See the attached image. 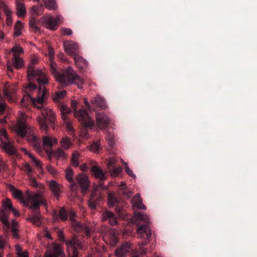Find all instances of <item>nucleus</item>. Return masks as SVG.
<instances>
[{"mask_svg": "<svg viewBox=\"0 0 257 257\" xmlns=\"http://www.w3.org/2000/svg\"><path fill=\"white\" fill-rule=\"evenodd\" d=\"M25 91L27 95L24 96L21 99V105L27 107L32 103L34 106L40 109L41 115L37 117V121L41 130L46 131L49 124H51L54 122L55 116L51 109L42 106L48 95L45 87L39 86L38 88L36 84L30 83L25 87Z\"/></svg>", "mask_w": 257, "mask_h": 257, "instance_id": "1", "label": "nucleus"}, {"mask_svg": "<svg viewBox=\"0 0 257 257\" xmlns=\"http://www.w3.org/2000/svg\"><path fill=\"white\" fill-rule=\"evenodd\" d=\"M8 188L11 192L13 197L18 199L25 206H29L30 203H33L30 206V209L37 210L40 204L46 205V201L43 198L42 193H30L27 192L25 199L22 192L15 188L11 184L9 185Z\"/></svg>", "mask_w": 257, "mask_h": 257, "instance_id": "2", "label": "nucleus"}, {"mask_svg": "<svg viewBox=\"0 0 257 257\" xmlns=\"http://www.w3.org/2000/svg\"><path fill=\"white\" fill-rule=\"evenodd\" d=\"M149 217L147 215L141 212L136 213L133 218V221L136 223L137 221H143L146 223L144 225H139L137 228V232L141 237H146L147 240L149 239L152 235V231L150 227L149 226Z\"/></svg>", "mask_w": 257, "mask_h": 257, "instance_id": "3", "label": "nucleus"}, {"mask_svg": "<svg viewBox=\"0 0 257 257\" xmlns=\"http://www.w3.org/2000/svg\"><path fill=\"white\" fill-rule=\"evenodd\" d=\"M71 105L76 109L77 106V101L72 100ZM74 114L85 127H91L94 125L93 119L89 116L85 108H81L78 112L75 109Z\"/></svg>", "mask_w": 257, "mask_h": 257, "instance_id": "4", "label": "nucleus"}, {"mask_svg": "<svg viewBox=\"0 0 257 257\" xmlns=\"http://www.w3.org/2000/svg\"><path fill=\"white\" fill-rule=\"evenodd\" d=\"M27 77L29 81L36 80L40 85L47 84L49 83L48 79L43 71L38 68L29 67L27 69ZM40 86H41L40 85Z\"/></svg>", "mask_w": 257, "mask_h": 257, "instance_id": "5", "label": "nucleus"}, {"mask_svg": "<svg viewBox=\"0 0 257 257\" xmlns=\"http://www.w3.org/2000/svg\"><path fill=\"white\" fill-rule=\"evenodd\" d=\"M76 214L74 211L70 210L68 214L65 212V220L67 216L69 218L71 222L72 228L78 232H83L87 236L90 235L92 228L85 224H80L79 222L75 219Z\"/></svg>", "mask_w": 257, "mask_h": 257, "instance_id": "6", "label": "nucleus"}, {"mask_svg": "<svg viewBox=\"0 0 257 257\" xmlns=\"http://www.w3.org/2000/svg\"><path fill=\"white\" fill-rule=\"evenodd\" d=\"M48 56L49 57L50 65V71L53 75V76L55 78L56 80L60 83L63 86L64 84V72L62 71L61 73L57 70V65L53 61V58L54 56V50L50 47H49L48 49Z\"/></svg>", "mask_w": 257, "mask_h": 257, "instance_id": "7", "label": "nucleus"}, {"mask_svg": "<svg viewBox=\"0 0 257 257\" xmlns=\"http://www.w3.org/2000/svg\"><path fill=\"white\" fill-rule=\"evenodd\" d=\"M12 208L13 205L9 199L6 198L3 201V209L0 213V220L6 231L9 230L11 226L10 223L8 221L10 213L6 209L11 210Z\"/></svg>", "mask_w": 257, "mask_h": 257, "instance_id": "8", "label": "nucleus"}, {"mask_svg": "<svg viewBox=\"0 0 257 257\" xmlns=\"http://www.w3.org/2000/svg\"><path fill=\"white\" fill-rule=\"evenodd\" d=\"M15 130L17 134L23 138L26 134H29L34 130V127L29 126L25 121V114L21 112L19 119L16 125Z\"/></svg>", "mask_w": 257, "mask_h": 257, "instance_id": "9", "label": "nucleus"}, {"mask_svg": "<svg viewBox=\"0 0 257 257\" xmlns=\"http://www.w3.org/2000/svg\"><path fill=\"white\" fill-rule=\"evenodd\" d=\"M65 86L69 84L77 85L81 88L83 83V80L76 74L71 67H69L65 70Z\"/></svg>", "mask_w": 257, "mask_h": 257, "instance_id": "10", "label": "nucleus"}, {"mask_svg": "<svg viewBox=\"0 0 257 257\" xmlns=\"http://www.w3.org/2000/svg\"><path fill=\"white\" fill-rule=\"evenodd\" d=\"M0 147L7 154L10 156L17 154V151L13 145L8 138V135L5 131L1 132Z\"/></svg>", "mask_w": 257, "mask_h": 257, "instance_id": "11", "label": "nucleus"}, {"mask_svg": "<svg viewBox=\"0 0 257 257\" xmlns=\"http://www.w3.org/2000/svg\"><path fill=\"white\" fill-rule=\"evenodd\" d=\"M65 244L67 247L68 257H78V252L76 248L82 247V242L76 237H73L71 240L66 241Z\"/></svg>", "mask_w": 257, "mask_h": 257, "instance_id": "12", "label": "nucleus"}, {"mask_svg": "<svg viewBox=\"0 0 257 257\" xmlns=\"http://www.w3.org/2000/svg\"><path fill=\"white\" fill-rule=\"evenodd\" d=\"M43 149L47 153V156L49 160H51L52 158L53 145L57 143V139L53 137L45 136L42 138Z\"/></svg>", "mask_w": 257, "mask_h": 257, "instance_id": "13", "label": "nucleus"}, {"mask_svg": "<svg viewBox=\"0 0 257 257\" xmlns=\"http://www.w3.org/2000/svg\"><path fill=\"white\" fill-rule=\"evenodd\" d=\"M26 137L27 140L33 146L34 149L40 155H43V146L41 145V140L34 134V130L31 133L28 134L25 136Z\"/></svg>", "mask_w": 257, "mask_h": 257, "instance_id": "14", "label": "nucleus"}, {"mask_svg": "<svg viewBox=\"0 0 257 257\" xmlns=\"http://www.w3.org/2000/svg\"><path fill=\"white\" fill-rule=\"evenodd\" d=\"M40 21L47 29L55 30L57 28L59 19L49 16L41 18Z\"/></svg>", "mask_w": 257, "mask_h": 257, "instance_id": "15", "label": "nucleus"}, {"mask_svg": "<svg viewBox=\"0 0 257 257\" xmlns=\"http://www.w3.org/2000/svg\"><path fill=\"white\" fill-rule=\"evenodd\" d=\"M76 179L81 192L85 193L88 190L90 184L87 176L84 174L80 173L77 176Z\"/></svg>", "mask_w": 257, "mask_h": 257, "instance_id": "16", "label": "nucleus"}, {"mask_svg": "<svg viewBox=\"0 0 257 257\" xmlns=\"http://www.w3.org/2000/svg\"><path fill=\"white\" fill-rule=\"evenodd\" d=\"M132 244L130 242H124L117 247L115 251V255L117 257H124L130 252Z\"/></svg>", "mask_w": 257, "mask_h": 257, "instance_id": "17", "label": "nucleus"}, {"mask_svg": "<svg viewBox=\"0 0 257 257\" xmlns=\"http://www.w3.org/2000/svg\"><path fill=\"white\" fill-rule=\"evenodd\" d=\"M53 99L55 102L58 105V106L60 107L61 112V117L63 119H64V105L63 104V101L64 100V91L62 90L56 92Z\"/></svg>", "mask_w": 257, "mask_h": 257, "instance_id": "18", "label": "nucleus"}, {"mask_svg": "<svg viewBox=\"0 0 257 257\" xmlns=\"http://www.w3.org/2000/svg\"><path fill=\"white\" fill-rule=\"evenodd\" d=\"M96 123L101 129L106 127L110 123V119L103 113H98L96 114Z\"/></svg>", "mask_w": 257, "mask_h": 257, "instance_id": "19", "label": "nucleus"}, {"mask_svg": "<svg viewBox=\"0 0 257 257\" xmlns=\"http://www.w3.org/2000/svg\"><path fill=\"white\" fill-rule=\"evenodd\" d=\"M65 52L72 57L79 53V48L78 44L73 41L65 42Z\"/></svg>", "mask_w": 257, "mask_h": 257, "instance_id": "20", "label": "nucleus"}, {"mask_svg": "<svg viewBox=\"0 0 257 257\" xmlns=\"http://www.w3.org/2000/svg\"><path fill=\"white\" fill-rule=\"evenodd\" d=\"M102 220L107 221L112 226L117 224L116 216L109 210H105L102 214Z\"/></svg>", "mask_w": 257, "mask_h": 257, "instance_id": "21", "label": "nucleus"}, {"mask_svg": "<svg viewBox=\"0 0 257 257\" xmlns=\"http://www.w3.org/2000/svg\"><path fill=\"white\" fill-rule=\"evenodd\" d=\"M104 237L109 240L111 246H115L118 241L116 232L112 229H109L107 232L104 233Z\"/></svg>", "mask_w": 257, "mask_h": 257, "instance_id": "22", "label": "nucleus"}, {"mask_svg": "<svg viewBox=\"0 0 257 257\" xmlns=\"http://www.w3.org/2000/svg\"><path fill=\"white\" fill-rule=\"evenodd\" d=\"M132 204L133 207H136L139 209L146 210V207L143 203V200L141 198L139 193L137 194L132 200Z\"/></svg>", "mask_w": 257, "mask_h": 257, "instance_id": "23", "label": "nucleus"}, {"mask_svg": "<svg viewBox=\"0 0 257 257\" xmlns=\"http://www.w3.org/2000/svg\"><path fill=\"white\" fill-rule=\"evenodd\" d=\"M62 252V247L60 245L55 244L53 249L45 253V257H58Z\"/></svg>", "mask_w": 257, "mask_h": 257, "instance_id": "24", "label": "nucleus"}, {"mask_svg": "<svg viewBox=\"0 0 257 257\" xmlns=\"http://www.w3.org/2000/svg\"><path fill=\"white\" fill-rule=\"evenodd\" d=\"M90 102L95 106L99 107L100 109H104L106 108L104 100L100 96H96L92 98Z\"/></svg>", "mask_w": 257, "mask_h": 257, "instance_id": "25", "label": "nucleus"}, {"mask_svg": "<svg viewBox=\"0 0 257 257\" xmlns=\"http://www.w3.org/2000/svg\"><path fill=\"white\" fill-rule=\"evenodd\" d=\"M97 188H95L94 190L92 192L89 201V206L92 209H94L96 207L98 201L100 199V196H96L97 194Z\"/></svg>", "mask_w": 257, "mask_h": 257, "instance_id": "26", "label": "nucleus"}, {"mask_svg": "<svg viewBox=\"0 0 257 257\" xmlns=\"http://www.w3.org/2000/svg\"><path fill=\"white\" fill-rule=\"evenodd\" d=\"M49 188L53 195L58 199L60 192V186L56 181L53 180L49 183Z\"/></svg>", "mask_w": 257, "mask_h": 257, "instance_id": "27", "label": "nucleus"}, {"mask_svg": "<svg viewBox=\"0 0 257 257\" xmlns=\"http://www.w3.org/2000/svg\"><path fill=\"white\" fill-rule=\"evenodd\" d=\"M73 58L75 61L76 65L80 68H85L88 65L87 61L82 57L79 55V53L74 55Z\"/></svg>", "mask_w": 257, "mask_h": 257, "instance_id": "28", "label": "nucleus"}, {"mask_svg": "<svg viewBox=\"0 0 257 257\" xmlns=\"http://www.w3.org/2000/svg\"><path fill=\"white\" fill-rule=\"evenodd\" d=\"M0 9L3 10L5 15L7 16V23L8 25H11L12 23L11 21V14L12 11L6 5L5 2L2 0H0Z\"/></svg>", "mask_w": 257, "mask_h": 257, "instance_id": "29", "label": "nucleus"}, {"mask_svg": "<svg viewBox=\"0 0 257 257\" xmlns=\"http://www.w3.org/2000/svg\"><path fill=\"white\" fill-rule=\"evenodd\" d=\"M23 1H16V13L18 17H24L26 14L25 5L22 3Z\"/></svg>", "mask_w": 257, "mask_h": 257, "instance_id": "30", "label": "nucleus"}, {"mask_svg": "<svg viewBox=\"0 0 257 257\" xmlns=\"http://www.w3.org/2000/svg\"><path fill=\"white\" fill-rule=\"evenodd\" d=\"M91 171L93 173L95 178L102 181L106 179L105 174L98 167L96 166H93L91 168Z\"/></svg>", "mask_w": 257, "mask_h": 257, "instance_id": "31", "label": "nucleus"}, {"mask_svg": "<svg viewBox=\"0 0 257 257\" xmlns=\"http://www.w3.org/2000/svg\"><path fill=\"white\" fill-rule=\"evenodd\" d=\"M12 62L14 67L16 69H20L24 65L23 60L16 54H13Z\"/></svg>", "mask_w": 257, "mask_h": 257, "instance_id": "32", "label": "nucleus"}, {"mask_svg": "<svg viewBox=\"0 0 257 257\" xmlns=\"http://www.w3.org/2000/svg\"><path fill=\"white\" fill-rule=\"evenodd\" d=\"M22 150L31 159L32 162L37 167L42 169V163L40 160L36 159L32 154L28 152L25 148H22Z\"/></svg>", "mask_w": 257, "mask_h": 257, "instance_id": "33", "label": "nucleus"}, {"mask_svg": "<svg viewBox=\"0 0 257 257\" xmlns=\"http://www.w3.org/2000/svg\"><path fill=\"white\" fill-rule=\"evenodd\" d=\"M41 217V215L40 213L39 212H37L32 217L28 218L27 220L30 221L33 224L35 225L36 226H40L41 224L40 221Z\"/></svg>", "mask_w": 257, "mask_h": 257, "instance_id": "34", "label": "nucleus"}, {"mask_svg": "<svg viewBox=\"0 0 257 257\" xmlns=\"http://www.w3.org/2000/svg\"><path fill=\"white\" fill-rule=\"evenodd\" d=\"M147 244V241H142L138 243L139 246V254H134L132 257H140L141 255L146 254L147 253V250L144 247V246Z\"/></svg>", "mask_w": 257, "mask_h": 257, "instance_id": "35", "label": "nucleus"}, {"mask_svg": "<svg viewBox=\"0 0 257 257\" xmlns=\"http://www.w3.org/2000/svg\"><path fill=\"white\" fill-rule=\"evenodd\" d=\"M46 8L49 10H55L57 7L55 0H44Z\"/></svg>", "mask_w": 257, "mask_h": 257, "instance_id": "36", "label": "nucleus"}, {"mask_svg": "<svg viewBox=\"0 0 257 257\" xmlns=\"http://www.w3.org/2000/svg\"><path fill=\"white\" fill-rule=\"evenodd\" d=\"M108 205L110 207L114 206L118 203V200L114 196V194L112 192H110L108 195Z\"/></svg>", "mask_w": 257, "mask_h": 257, "instance_id": "37", "label": "nucleus"}, {"mask_svg": "<svg viewBox=\"0 0 257 257\" xmlns=\"http://www.w3.org/2000/svg\"><path fill=\"white\" fill-rule=\"evenodd\" d=\"M23 24L20 21H18L15 26L14 35L16 37L19 36L22 33Z\"/></svg>", "mask_w": 257, "mask_h": 257, "instance_id": "38", "label": "nucleus"}, {"mask_svg": "<svg viewBox=\"0 0 257 257\" xmlns=\"http://www.w3.org/2000/svg\"><path fill=\"white\" fill-rule=\"evenodd\" d=\"M79 153L75 151L73 153L71 159V163L74 167H77L79 164Z\"/></svg>", "mask_w": 257, "mask_h": 257, "instance_id": "39", "label": "nucleus"}, {"mask_svg": "<svg viewBox=\"0 0 257 257\" xmlns=\"http://www.w3.org/2000/svg\"><path fill=\"white\" fill-rule=\"evenodd\" d=\"M5 97L10 102L14 101V95L12 92L10 91L7 88H5L3 91Z\"/></svg>", "mask_w": 257, "mask_h": 257, "instance_id": "40", "label": "nucleus"}, {"mask_svg": "<svg viewBox=\"0 0 257 257\" xmlns=\"http://www.w3.org/2000/svg\"><path fill=\"white\" fill-rule=\"evenodd\" d=\"M64 155V152L61 148H58L55 152L53 151L52 157H54L56 159H59L60 158H63Z\"/></svg>", "mask_w": 257, "mask_h": 257, "instance_id": "41", "label": "nucleus"}, {"mask_svg": "<svg viewBox=\"0 0 257 257\" xmlns=\"http://www.w3.org/2000/svg\"><path fill=\"white\" fill-rule=\"evenodd\" d=\"M66 175L65 178L67 180L71 182L73 181V170L70 168H67L66 170H65Z\"/></svg>", "mask_w": 257, "mask_h": 257, "instance_id": "42", "label": "nucleus"}, {"mask_svg": "<svg viewBox=\"0 0 257 257\" xmlns=\"http://www.w3.org/2000/svg\"><path fill=\"white\" fill-rule=\"evenodd\" d=\"M23 170L26 172L27 175L30 177H32L33 175V170L31 166L28 164H25L23 166Z\"/></svg>", "mask_w": 257, "mask_h": 257, "instance_id": "43", "label": "nucleus"}, {"mask_svg": "<svg viewBox=\"0 0 257 257\" xmlns=\"http://www.w3.org/2000/svg\"><path fill=\"white\" fill-rule=\"evenodd\" d=\"M30 27L33 29L35 32L39 31V28L36 25V20L35 18H32L29 21Z\"/></svg>", "mask_w": 257, "mask_h": 257, "instance_id": "44", "label": "nucleus"}, {"mask_svg": "<svg viewBox=\"0 0 257 257\" xmlns=\"http://www.w3.org/2000/svg\"><path fill=\"white\" fill-rule=\"evenodd\" d=\"M11 51L17 55L24 53V50L22 47L19 46H15L12 48Z\"/></svg>", "mask_w": 257, "mask_h": 257, "instance_id": "45", "label": "nucleus"}, {"mask_svg": "<svg viewBox=\"0 0 257 257\" xmlns=\"http://www.w3.org/2000/svg\"><path fill=\"white\" fill-rule=\"evenodd\" d=\"M99 147H100V143L99 142H95V143H94L93 144H92L90 146V150L93 152H97L99 149Z\"/></svg>", "mask_w": 257, "mask_h": 257, "instance_id": "46", "label": "nucleus"}, {"mask_svg": "<svg viewBox=\"0 0 257 257\" xmlns=\"http://www.w3.org/2000/svg\"><path fill=\"white\" fill-rule=\"evenodd\" d=\"M121 170L122 168L121 167L114 168L113 171L111 172V175L116 177L121 172Z\"/></svg>", "mask_w": 257, "mask_h": 257, "instance_id": "47", "label": "nucleus"}, {"mask_svg": "<svg viewBox=\"0 0 257 257\" xmlns=\"http://www.w3.org/2000/svg\"><path fill=\"white\" fill-rule=\"evenodd\" d=\"M38 60L37 58H33L29 63L28 65V68H29L30 67L32 68H36L35 65L38 63Z\"/></svg>", "mask_w": 257, "mask_h": 257, "instance_id": "48", "label": "nucleus"}, {"mask_svg": "<svg viewBox=\"0 0 257 257\" xmlns=\"http://www.w3.org/2000/svg\"><path fill=\"white\" fill-rule=\"evenodd\" d=\"M39 7L38 6H34L31 9V13L34 15L38 16L40 14L38 13Z\"/></svg>", "mask_w": 257, "mask_h": 257, "instance_id": "49", "label": "nucleus"}, {"mask_svg": "<svg viewBox=\"0 0 257 257\" xmlns=\"http://www.w3.org/2000/svg\"><path fill=\"white\" fill-rule=\"evenodd\" d=\"M125 170L127 174L131 177L133 178H136V175L133 173V171L130 168V167L127 166L125 167Z\"/></svg>", "mask_w": 257, "mask_h": 257, "instance_id": "50", "label": "nucleus"}, {"mask_svg": "<svg viewBox=\"0 0 257 257\" xmlns=\"http://www.w3.org/2000/svg\"><path fill=\"white\" fill-rule=\"evenodd\" d=\"M47 170L49 172V173L53 176L56 174V171L53 167L51 166H48L47 167Z\"/></svg>", "mask_w": 257, "mask_h": 257, "instance_id": "51", "label": "nucleus"}, {"mask_svg": "<svg viewBox=\"0 0 257 257\" xmlns=\"http://www.w3.org/2000/svg\"><path fill=\"white\" fill-rule=\"evenodd\" d=\"M115 160L113 158H111L108 160L107 163V166L109 168L113 167L115 164Z\"/></svg>", "mask_w": 257, "mask_h": 257, "instance_id": "52", "label": "nucleus"}, {"mask_svg": "<svg viewBox=\"0 0 257 257\" xmlns=\"http://www.w3.org/2000/svg\"><path fill=\"white\" fill-rule=\"evenodd\" d=\"M107 140L108 141V142L109 145L111 147L113 146V145H114V142L113 138L112 136H111V135H109V136L107 137Z\"/></svg>", "mask_w": 257, "mask_h": 257, "instance_id": "53", "label": "nucleus"}, {"mask_svg": "<svg viewBox=\"0 0 257 257\" xmlns=\"http://www.w3.org/2000/svg\"><path fill=\"white\" fill-rule=\"evenodd\" d=\"M65 128L67 129L69 132L73 131V127L71 126V124L70 122L67 121L65 118Z\"/></svg>", "mask_w": 257, "mask_h": 257, "instance_id": "54", "label": "nucleus"}, {"mask_svg": "<svg viewBox=\"0 0 257 257\" xmlns=\"http://www.w3.org/2000/svg\"><path fill=\"white\" fill-rule=\"evenodd\" d=\"M81 136L83 138H85L86 139L89 138L88 133L85 128L84 129L83 131L81 132Z\"/></svg>", "mask_w": 257, "mask_h": 257, "instance_id": "55", "label": "nucleus"}, {"mask_svg": "<svg viewBox=\"0 0 257 257\" xmlns=\"http://www.w3.org/2000/svg\"><path fill=\"white\" fill-rule=\"evenodd\" d=\"M65 149H69L71 145V143L70 141L69 140V139L67 137H65Z\"/></svg>", "mask_w": 257, "mask_h": 257, "instance_id": "56", "label": "nucleus"}, {"mask_svg": "<svg viewBox=\"0 0 257 257\" xmlns=\"http://www.w3.org/2000/svg\"><path fill=\"white\" fill-rule=\"evenodd\" d=\"M6 243L5 239L0 235V248L3 249L4 247L5 244Z\"/></svg>", "mask_w": 257, "mask_h": 257, "instance_id": "57", "label": "nucleus"}, {"mask_svg": "<svg viewBox=\"0 0 257 257\" xmlns=\"http://www.w3.org/2000/svg\"><path fill=\"white\" fill-rule=\"evenodd\" d=\"M16 253L18 255L24 252V251H22V249L20 245H16Z\"/></svg>", "mask_w": 257, "mask_h": 257, "instance_id": "58", "label": "nucleus"}, {"mask_svg": "<svg viewBox=\"0 0 257 257\" xmlns=\"http://www.w3.org/2000/svg\"><path fill=\"white\" fill-rule=\"evenodd\" d=\"M59 216L61 220H64V208L62 207L60 211Z\"/></svg>", "mask_w": 257, "mask_h": 257, "instance_id": "59", "label": "nucleus"}, {"mask_svg": "<svg viewBox=\"0 0 257 257\" xmlns=\"http://www.w3.org/2000/svg\"><path fill=\"white\" fill-rule=\"evenodd\" d=\"M70 189L72 191H75L78 189L77 184L75 182L71 183L70 185Z\"/></svg>", "mask_w": 257, "mask_h": 257, "instance_id": "60", "label": "nucleus"}, {"mask_svg": "<svg viewBox=\"0 0 257 257\" xmlns=\"http://www.w3.org/2000/svg\"><path fill=\"white\" fill-rule=\"evenodd\" d=\"M6 108V104L4 102H0V114L2 113Z\"/></svg>", "mask_w": 257, "mask_h": 257, "instance_id": "61", "label": "nucleus"}, {"mask_svg": "<svg viewBox=\"0 0 257 257\" xmlns=\"http://www.w3.org/2000/svg\"><path fill=\"white\" fill-rule=\"evenodd\" d=\"M13 234L15 238H18L19 237V235L18 233V229H12Z\"/></svg>", "mask_w": 257, "mask_h": 257, "instance_id": "62", "label": "nucleus"}, {"mask_svg": "<svg viewBox=\"0 0 257 257\" xmlns=\"http://www.w3.org/2000/svg\"><path fill=\"white\" fill-rule=\"evenodd\" d=\"M44 236L45 237H47L50 239H52V238L51 237V235L50 234V233H49V232L48 231V230H45V234H44Z\"/></svg>", "mask_w": 257, "mask_h": 257, "instance_id": "63", "label": "nucleus"}, {"mask_svg": "<svg viewBox=\"0 0 257 257\" xmlns=\"http://www.w3.org/2000/svg\"><path fill=\"white\" fill-rule=\"evenodd\" d=\"M18 257H28V254L27 251H24V252L18 255Z\"/></svg>", "mask_w": 257, "mask_h": 257, "instance_id": "64", "label": "nucleus"}]
</instances>
